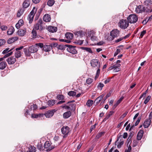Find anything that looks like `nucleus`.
<instances>
[{
    "label": "nucleus",
    "mask_w": 152,
    "mask_h": 152,
    "mask_svg": "<svg viewBox=\"0 0 152 152\" xmlns=\"http://www.w3.org/2000/svg\"><path fill=\"white\" fill-rule=\"evenodd\" d=\"M43 19L45 22H50L51 20L50 15L48 14H45L43 17Z\"/></svg>",
    "instance_id": "f3484780"
},
{
    "label": "nucleus",
    "mask_w": 152,
    "mask_h": 152,
    "mask_svg": "<svg viewBox=\"0 0 152 152\" xmlns=\"http://www.w3.org/2000/svg\"><path fill=\"white\" fill-rule=\"evenodd\" d=\"M1 28L2 30L4 31L7 29V27L6 26L3 25L1 26Z\"/></svg>",
    "instance_id": "680f3d73"
},
{
    "label": "nucleus",
    "mask_w": 152,
    "mask_h": 152,
    "mask_svg": "<svg viewBox=\"0 0 152 152\" xmlns=\"http://www.w3.org/2000/svg\"><path fill=\"white\" fill-rule=\"evenodd\" d=\"M42 20L41 19H39L38 22L34 26V29L35 30H39L40 31H42L44 28L42 26Z\"/></svg>",
    "instance_id": "f03ea898"
},
{
    "label": "nucleus",
    "mask_w": 152,
    "mask_h": 152,
    "mask_svg": "<svg viewBox=\"0 0 152 152\" xmlns=\"http://www.w3.org/2000/svg\"><path fill=\"white\" fill-rule=\"evenodd\" d=\"M132 149V148L130 145H129L127 149H126L125 150L126 152H130Z\"/></svg>",
    "instance_id": "69168bd1"
},
{
    "label": "nucleus",
    "mask_w": 152,
    "mask_h": 152,
    "mask_svg": "<svg viewBox=\"0 0 152 152\" xmlns=\"http://www.w3.org/2000/svg\"><path fill=\"white\" fill-rule=\"evenodd\" d=\"M55 102L54 100H49L48 102V104L50 106H53L55 104Z\"/></svg>",
    "instance_id": "ea45409f"
},
{
    "label": "nucleus",
    "mask_w": 152,
    "mask_h": 152,
    "mask_svg": "<svg viewBox=\"0 0 152 152\" xmlns=\"http://www.w3.org/2000/svg\"><path fill=\"white\" fill-rule=\"evenodd\" d=\"M90 36H91V40L93 41H96V37L93 36V34H92V36L91 35V34H90Z\"/></svg>",
    "instance_id": "5fc2aeb1"
},
{
    "label": "nucleus",
    "mask_w": 152,
    "mask_h": 152,
    "mask_svg": "<svg viewBox=\"0 0 152 152\" xmlns=\"http://www.w3.org/2000/svg\"><path fill=\"white\" fill-rule=\"evenodd\" d=\"M21 56V52L20 51H16L15 53V56L17 58L20 57Z\"/></svg>",
    "instance_id": "e433bc0d"
},
{
    "label": "nucleus",
    "mask_w": 152,
    "mask_h": 152,
    "mask_svg": "<svg viewBox=\"0 0 152 152\" xmlns=\"http://www.w3.org/2000/svg\"><path fill=\"white\" fill-rule=\"evenodd\" d=\"M37 148L39 150L41 151L43 150L42 146L41 144H39L37 145Z\"/></svg>",
    "instance_id": "e2e57ef3"
},
{
    "label": "nucleus",
    "mask_w": 152,
    "mask_h": 152,
    "mask_svg": "<svg viewBox=\"0 0 152 152\" xmlns=\"http://www.w3.org/2000/svg\"><path fill=\"white\" fill-rule=\"evenodd\" d=\"M54 110H49L45 114H42L43 115V116L45 115L47 118H49L53 116L54 114Z\"/></svg>",
    "instance_id": "f8f14e48"
},
{
    "label": "nucleus",
    "mask_w": 152,
    "mask_h": 152,
    "mask_svg": "<svg viewBox=\"0 0 152 152\" xmlns=\"http://www.w3.org/2000/svg\"><path fill=\"white\" fill-rule=\"evenodd\" d=\"M93 79L91 78H88L86 80V83L88 84H91L93 82Z\"/></svg>",
    "instance_id": "79ce46f5"
},
{
    "label": "nucleus",
    "mask_w": 152,
    "mask_h": 152,
    "mask_svg": "<svg viewBox=\"0 0 152 152\" xmlns=\"http://www.w3.org/2000/svg\"><path fill=\"white\" fill-rule=\"evenodd\" d=\"M145 7L142 5H140L137 7L135 10V12L137 13H140L142 12H145Z\"/></svg>",
    "instance_id": "0eeeda50"
},
{
    "label": "nucleus",
    "mask_w": 152,
    "mask_h": 152,
    "mask_svg": "<svg viewBox=\"0 0 152 152\" xmlns=\"http://www.w3.org/2000/svg\"><path fill=\"white\" fill-rule=\"evenodd\" d=\"M30 5L29 1H25L23 3V7L24 8H26L28 7Z\"/></svg>",
    "instance_id": "cd10ccee"
},
{
    "label": "nucleus",
    "mask_w": 152,
    "mask_h": 152,
    "mask_svg": "<svg viewBox=\"0 0 152 152\" xmlns=\"http://www.w3.org/2000/svg\"><path fill=\"white\" fill-rule=\"evenodd\" d=\"M146 31L145 30H143L142 31L140 34V36L142 38L145 34Z\"/></svg>",
    "instance_id": "774afa93"
},
{
    "label": "nucleus",
    "mask_w": 152,
    "mask_h": 152,
    "mask_svg": "<svg viewBox=\"0 0 152 152\" xmlns=\"http://www.w3.org/2000/svg\"><path fill=\"white\" fill-rule=\"evenodd\" d=\"M104 96V94H102L100 95L95 100L94 104L95 105H98L99 102H100L103 99Z\"/></svg>",
    "instance_id": "9b49d317"
},
{
    "label": "nucleus",
    "mask_w": 152,
    "mask_h": 152,
    "mask_svg": "<svg viewBox=\"0 0 152 152\" xmlns=\"http://www.w3.org/2000/svg\"><path fill=\"white\" fill-rule=\"evenodd\" d=\"M143 4L147 7L150 6V7L151 6L152 4V1H143Z\"/></svg>",
    "instance_id": "c756f323"
},
{
    "label": "nucleus",
    "mask_w": 152,
    "mask_h": 152,
    "mask_svg": "<svg viewBox=\"0 0 152 152\" xmlns=\"http://www.w3.org/2000/svg\"><path fill=\"white\" fill-rule=\"evenodd\" d=\"M65 36L66 38L70 40L72 39L73 35L71 33H66L65 34Z\"/></svg>",
    "instance_id": "5701e85b"
},
{
    "label": "nucleus",
    "mask_w": 152,
    "mask_h": 152,
    "mask_svg": "<svg viewBox=\"0 0 152 152\" xmlns=\"http://www.w3.org/2000/svg\"><path fill=\"white\" fill-rule=\"evenodd\" d=\"M29 149L31 152H35L36 151V148L34 147L31 146Z\"/></svg>",
    "instance_id": "3c124183"
},
{
    "label": "nucleus",
    "mask_w": 152,
    "mask_h": 152,
    "mask_svg": "<svg viewBox=\"0 0 152 152\" xmlns=\"http://www.w3.org/2000/svg\"><path fill=\"white\" fill-rule=\"evenodd\" d=\"M143 134V131L142 130H140L138 133L137 135V139L138 140H140Z\"/></svg>",
    "instance_id": "aec40b11"
},
{
    "label": "nucleus",
    "mask_w": 152,
    "mask_h": 152,
    "mask_svg": "<svg viewBox=\"0 0 152 152\" xmlns=\"http://www.w3.org/2000/svg\"><path fill=\"white\" fill-rule=\"evenodd\" d=\"M37 108V106L35 104L31 105L30 107V109L31 110H35Z\"/></svg>",
    "instance_id": "09e8293b"
},
{
    "label": "nucleus",
    "mask_w": 152,
    "mask_h": 152,
    "mask_svg": "<svg viewBox=\"0 0 152 152\" xmlns=\"http://www.w3.org/2000/svg\"><path fill=\"white\" fill-rule=\"evenodd\" d=\"M121 51L119 49H117L115 52V53L114 56H116L119 53H120Z\"/></svg>",
    "instance_id": "338daca9"
},
{
    "label": "nucleus",
    "mask_w": 152,
    "mask_h": 152,
    "mask_svg": "<svg viewBox=\"0 0 152 152\" xmlns=\"http://www.w3.org/2000/svg\"><path fill=\"white\" fill-rule=\"evenodd\" d=\"M151 120L150 118L146 120L144 123L143 126L145 128H147L150 124Z\"/></svg>",
    "instance_id": "412c9836"
},
{
    "label": "nucleus",
    "mask_w": 152,
    "mask_h": 152,
    "mask_svg": "<svg viewBox=\"0 0 152 152\" xmlns=\"http://www.w3.org/2000/svg\"><path fill=\"white\" fill-rule=\"evenodd\" d=\"M51 48L52 47H55L57 46L58 44L56 43H52L50 44Z\"/></svg>",
    "instance_id": "13d9d810"
},
{
    "label": "nucleus",
    "mask_w": 152,
    "mask_h": 152,
    "mask_svg": "<svg viewBox=\"0 0 152 152\" xmlns=\"http://www.w3.org/2000/svg\"><path fill=\"white\" fill-rule=\"evenodd\" d=\"M18 38L17 37H15L9 39L7 40V43L8 44H11L18 40Z\"/></svg>",
    "instance_id": "a211bd4d"
},
{
    "label": "nucleus",
    "mask_w": 152,
    "mask_h": 152,
    "mask_svg": "<svg viewBox=\"0 0 152 152\" xmlns=\"http://www.w3.org/2000/svg\"><path fill=\"white\" fill-rule=\"evenodd\" d=\"M7 66V64L6 62H1L0 63V69H3L5 68L6 66Z\"/></svg>",
    "instance_id": "a878e982"
},
{
    "label": "nucleus",
    "mask_w": 152,
    "mask_h": 152,
    "mask_svg": "<svg viewBox=\"0 0 152 152\" xmlns=\"http://www.w3.org/2000/svg\"><path fill=\"white\" fill-rule=\"evenodd\" d=\"M9 64H14L16 61V59L13 57H10L6 60Z\"/></svg>",
    "instance_id": "ddd939ff"
},
{
    "label": "nucleus",
    "mask_w": 152,
    "mask_h": 152,
    "mask_svg": "<svg viewBox=\"0 0 152 152\" xmlns=\"http://www.w3.org/2000/svg\"><path fill=\"white\" fill-rule=\"evenodd\" d=\"M93 103V101L89 99L88 100L86 103V105L88 107H90L91 106Z\"/></svg>",
    "instance_id": "f704fd0d"
},
{
    "label": "nucleus",
    "mask_w": 152,
    "mask_h": 152,
    "mask_svg": "<svg viewBox=\"0 0 152 152\" xmlns=\"http://www.w3.org/2000/svg\"><path fill=\"white\" fill-rule=\"evenodd\" d=\"M96 69H97L96 71V75L94 78V79L95 80H96L99 77L100 71V68H96Z\"/></svg>",
    "instance_id": "c9c22d12"
},
{
    "label": "nucleus",
    "mask_w": 152,
    "mask_h": 152,
    "mask_svg": "<svg viewBox=\"0 0 152 152\" xmlns=\"http://www.w3.org/2000/svg\"><path fill=\"white\" fill-rule=\"evenodd\" d=\"M31 116L33 118H37L39 117H43V115L42 114H31Z\"/></svg>",
    "instance_id": "473e14b6"
},
{
    "label": "nucleus",
    "mask_w": 152,
    "mask_h": 152,
    "mask_svg": "<svg viewBox=\"0 0 152 152\" xmlns=\"http://www.w3.org/2000/svg\"><path fill=\"white\" fill-rule=\"evenodd\" d=\"M48 30L50 32L53 33L57 31V28L56 27L52 26H49L48 28Z\"/></svg>",
    "instance_id": "2eb2a0df"
},
{
    "label": "nucleus",
    "mask_w": 152,
    "mask_h": 152,
    "mask_svg": "<svg viewBox=\"0 0 152 152\" xmlns=\"http://www.w3.org/2000/svg\"><path fill=\"white\" fill-rule=\"evenodd\" d=\"M23 51L25 53V55L26 56H29L31 55V53L29 52L28 48H24L23 49Z\"/></svg>",
    "instance_id": "7c9ffc66"
},
{
    "label": "nucleus",
    "mask_w": 152,
    "mask_h": 152,
    "mask_svg": "<svg viewBox=\"0 0 152 152\" xmlns=\"http://www.w3.org/2000/svg\"><path fill=\"white\" fill-rule=\"evenodd\" d=\"M104 86V85L103 83H99L97 87L98 88H100L101 90H102V88Z\"/></svg>",
    "instance_id": "052dcab7"
},
{
    "label": "nucleus",
    "mask_w": 152,
    "mask_h": 152,
    "mask_svg": "<svg viewBox=\"0 0 152 152\" xmlns=\"http://www.w3.org/2000/svg\"><path fill=\"white\" fill-rule=\"evenodd\" d=\"M119 31L117 29L113 30L110 32V35L113 38V40L115 37H116L119 36Z\"/></svg>",
    "instance_id": "1a4fd4ad"
},
{
    "label": "nucleus",
    "mask_w": 152,
    "mask_h": 152,
    "mask_svg": "<svg viewBox=\"0 0 152 152\" xmlns=\"http://www.w3.org/2000/svg\"><path fill=\"white\" fill-rule=\"evenodd\" d=\"M76 105L75 104H71L69 105V106H71V107H72V108H71L72 110L75 109Z\"/></svg>",
    "instance_id": "0e129e2a"
},
{
    "label": "nucleus",
    "mask_w": 152,
    "mask_h": 152,
    "mask_svg": "<svg viewBox=\"0 0 152 152\" xmlns=\"http://www.w3.org/2000/svg\"><path fill=\"white\" fill-rule=\"evenodd\" d=\"M15 29L13 27H11L9 28L7 32V34L9 35L12 34L14 32Z\"/></svg>",
    "instance_id": "c85d7f7f"
},
{
    "label": "nucleus",
    "mask_w": 152,
    "mask_h": 152,
    "mask_svg": "<svg viewBox=\"0 0 152 152\" xmlns=\"http://www.w3.org/2000/svg\"><path fill=\"white\" fill-rule=\"evenodd\" d=\"M124 142L123 141H121L117 145V148H121V146L123 144Z\"/></svg>",
    "instance_id": "bf43d9fd"
},
{
    "label": "nucleus",
    "mask_w": 152,
    "mask_h": 152,
    "mask_svg": "<svg viewBox=\"0 0 152 152\" xmlns=\"http://www.w3.org/2000/svg\"><path fill=\"white\" fill-rule=\"evenodd\" d=\"M24 11V10L22 8L19 9L18 10L17 13V17H20L21 15L23 13Z\"/></svg>",
    "instance_id": "bb28decb"
},
{
    "label": "nucleus",
    "mask_w": 152,
    "mask_h": 152,
    "mask_svg": "<svg viewBox=\"0 0 152 152\" xmlns=\"http://www.w3.org/2000/svg\"><path fill=\"white\" fill-rule=\"evenodd\" d=\"M34 16L28 15V20L29 21V23H31L33 20Z\"/></svg>",
    "instance_id": "4c0bfd02"
},
{
    "label": "nucleus",
    "mask_w": 152,
    "mask_h": 152,
    "mask_svg": "<svg viewBox=\"0 0 152 152\" xmlns=\"http://www.w3.org/2000/svg\"><path fill=\"white\" fill-rule=\"evenodd\" d=\"M6 42V41L4 39H0V47L4 45Z\"/></svg>",
    "instance_id": "c03bdc74"
},
{
    "label": "nucleus",
    "mask_w": 152,
    "mask_h": 152,
    "mask_svg": "<svg viewBox=\"0 0 152 152\" xmlns=\"http://www.w3.org/2000/svg\"><path fill=\"white\" fill-rule=\"evenodd\" d=\"M13 49V48H12L11 49L9 50V48H7L3 51L2 53L3 54H6L9 52L11 51Z\"/></svg>",
    "instance_id": "a18cd8bd"
},
{
    "label": "nucleus",
    "mask_w": 152,
    "mask_h": 152,
    "mask_svg": "<svg viewBox=\"0 0 152 152\" xmlns=\"http://www.w3.org/2000/svg\"><path fill=\"white\" fill-rule=\"evenodd\" d=\"M51 47L50 45H44L43 49L45 52H49L51 50Z\"/></svg>",
    "instance_id": "b1692460"
},
{
    "label": "nucleus",
    "mask_w": 152,
    "mask_h": 152,
    "mask_svg": "<svg viewBox=\"0 0 152 152\" xmlns=\"http://www.w3.org/2000/svg\"><path fill=\"white\" fill-rule=\"evenodd\" d=\"M31 33L32 34V37L33 38H39L40 37H41L40 36L37 35L36 30L34 29L32 30Z\"/></svg>",
    "instance_id": "6ab92c4d"
},
{
    "label": "nucleus",
    "mask_w": 152,
    "mask_h": 152,
    "mask_svg": "<svg viewBox=\"0 0 152 152\" xmlns=\"http://www.w3.org/2000/svg\"><path fill=\"white\" fill-rule=\"evenodd\" d=\"M29 52L30 53H33L36 52L38 50V47H37L35 45L30 46L28 48Z\"/></svg>",
    "instance_id": "9d476101"
},
{
    "label": "nucleus",
    "mask_w": 152,
    "mask_h": 152,
    "mask_svg": "<svg viewBox=\"0 0 152 152\" xmlns=\"http://www.w3.org/2000/svg\"><path fill=\"white\" fill-rule=\"evenodd\" d=\"M26 30L25 28L23 29H20L18 30L17 33L20 36L23 37L26 34Z\"/></svg>",
    "instance_id": "4468645a"
},
{
    "label": "nucleus",
    "mask_w": 152,
    "mask_h": 152,
    "mask_svg": "<svg viewBox=\"0 0 152 152\" xmlns=\"http://www.w3.org/2000/svg\"><path fill=\"white\" fill-rule=\"evenodd\" d=\"M50 142L47 141L44 145V149L47 151H50L55 148L54 145H51Z\"/></svg>",
    "instance_id": "7ed1b4c3"
},
{
    "label": "nucleus",
    "mask_w": 152,
    "mask_h": 152,
    "mask_svg": "<svg viewBox=\"0 0 152 152\" xmlns=\"http://www.w3.org/2000/svg\"><path fill=\"white\" fill-rule=\"evenodd\" d=\"M35 45L37 47H39L41 48H43L44 47L43 44L41 43H36L35 44Z\"/></svg>",
    "instance_id": "8fccbe9b"
},
{
    "label": "nucleus",
    "mask_w": 152,
    "mask_h": 152,
    "mask_svg": "<svg viewBox=\"0 0 152 152\" xmlns=\"http://www.w3.org/2000/svg\"><path fill=\"white\" fill-rule=\"evenodd\" d=\"M121 102L118 100L117 102L115 103L113 107V108L114 109Z\"/></svg>",
    "instance_id": "864d4df0"
},
{
    "label": "nucleus",
    "mask_w": 152,
    "mask_h": 152,
    "mask_svg": "<svg viewBox=\"0 0 152 152\" xmlns=\"http://www.w3.org/2000/svg\"><path fill=\"white\" fill-rule=\"evenodd\" d=\"M76 92L73 91H69L68 93V95L70 96H74L76 95Z\"/></svg>",
    "instance_id": "58836bf2"
},
{
    "label": "nucleus",
    "mask_w": 152,
    "mask_h": 152,
    "mask_svg": "<svg viewBox=\"0 0 152 152\" xmlns=\"http://www.w3.org/2000/svg\"><path fill=\"white\" fill-rule=\"evenodd\" d=\"M91 66L96 69L100 67V64L99 61L96 59H93L91 61Z\"/></svg>",
    "instance_id": "423d86ee"
},
{
    "label": "nucleus",
    "mask_w": 152,
    "mask_h": 152,
    "mask_svg": "<svg viewBox=\"0 0 152 152\" xmlns=\"http://www.w3.org/2000/svg\"><path fill=\"white\" fill-rule=\"evenodd\" d=\"M81 48L83 50H85L86 51L89 52L90 53H93V51L91 50V49L90 48L85 47H81Z\"/></svg>",
    "instance_id": "2f4dec72"
},
{
    "label": "nucleus",
    "mask_w": 152,
    "mask_h": 152,
    "mask_svg": "<svg viewBox=\"0 0 152 152\" xmlns=\"http://www.w3.org/2000/svg\"><path fill=\"white\" fill-rule=\"evenodd\" d=\"M24 24V21L22 19L19 20L16 25L15 27L17 29H19L20 27L22 26Z\"/></svg>",
    "instance_id": "dca6fc26"
},
{
    "label": "nucleus",
    "mask_w": 152,
    "mask_h": 152,
    "mask_svg": "<svg viewBox=\"0 0 152 152\" xmlns=\"http://www.w3.org/2000/svg\"><path fill=\"white\" fill-rule=\"evenodd\" d=\"M129 26V22L126 20H121L118 23L119 26L123 29L127 28Z\"/></svg>",
    "instance_id": "f257e3e1"
},
{
    "label": "nucleus",
    "mask_w": 152,
    "mask_h": 152,
    "mask_svg": "<svg viewBox=\"0 0 152 152\" xmlns=\"http://www.w3.org/2000/svg\"><path fill=\"white\" fill-rule=\"evenodd\" d=\"M83 41L84 40H76L75 42V43L77 44V45H81L83 44Z\"/></svg>",
    "instance_id": "49530a36"
},
{
    "label": "nucleus",
    "mask_w": 152,
    "mask_h": 152,
    "mask_svg": "<svg viewBox=\"0 0 152 152\" xmlns=\"http://www.w3.org/2000/svg\"><path fill=\"white\" fill-rule=\"evenodd\" d=\"M111 94V93L110 92L109 93L107 94L106 95V96L104 97V98H103V102H104L105 100L107 99V98L110 97Z\"/></svg>",
    "instance_id": "de8ad7c7"
},
{
    "label": "nucleus",
    "mask_w": 152,
    "mask_h": 152,
    "mask_svg": "<svg viewBox=\"0 0 152 152\" xmlns=\"http://www.w3.org/2000/svg\"><path fill=\"white\" fill-rule=\"evenodd\" d=\"M62 134H64L63 137L64 138L66 137L69 132V128L67 126H63L61 129Z\"/></svg>",
    "instance_id": "39448f33"
},
{
    "label": "nucleus",
    "mask_w": 152,
    "mask_h": 152,
    "mask_svg": "<svg viewBox=\"0 0 152 152\" xmlns=\"http://www.w3.org/2000/svg\"><path fill=\"white\" fill-rule=\"evenodd\" d=\"M66 46L68 47L67 49V50L69 52L73 54H75L77 53V51L76 50L74 47L69 45H67Z\"/></svg>",
    "instance_id": "6e6552de"
},
{
    "label": "nucleus",
    "mask_w": 152,
    "mask_h": 152,
    "mask_svg": "<svg viewBox=\"0 0 152 152\" xmlns=\"http://www.w3.org/2000/svg\"><path fill=\"white\" fill-rule=\"evenodd\" d=\"M59 41L60 42H66L67 43H70L71 42V41L69 40H66L64 39H60Z\"/></svg>",
    "instance_id": "4d7b16f0"
},
{
    "label": "nucleus",
    "mask_w": 152,
    "mask_h": 152,
    "mask_svg": "<svg viewBox=\"0 0 152 152\" xmlns=\"http://www.w3.org/2000/svg\"><path fill=\"white\" fill-rule=\"evenodd\" d=\"M138 20V18L135 14L130 15L127 18V20L131 23H134L136 22Z\"/></svg>",
    "instance_id": "20e7f679"
},
{
    "label": "nucleus",
    "mask_w": 152,
    "mask_h": 152,
    "mask_svg": "<svg viewBox=\"0 0 152 152\" xmlns=\"http://www.w3.org/2000/svg\"><path fill=\"white\" fill-rule=\"evenodd\" d=\"M37 11V9H36L35 7H34L32 10L30 12V13L29 15L34 16L35 13H36Z\"/></svg>",
    "instance_id": "72a5a7b5"
},
{
    "label": "nucleus",
    "mask_w": 152,
    "mask_h": 152,
    "mask_svg": "<svg viewBox=\"0 0 152 152\" xmlns=\"http://www.w3.org/2000/svg\"><path fill=\"white\" fill-rule=\"evenodd\" d=\"M151 98V96H148L145 99V100L144 102V103L145 104H147L148 102L149 101V100H150Z\"/></svg>",
    "instance_id": "603ef678"
},
{
    "label": "nucleus",
    "mask_w": 152,
    "mask_h": 152,
    "mask_svg": "<svg viewBox=\"0 0 152 152\" xmlns=\"http://www.w3.org/2000/svg\"><path fill=\"white\" fill-rule=\"evenodd\" d=\"M104 132H101L98 134L96 136V138L97 139L100 138L102 135L104 134Z\"/></svg>",
    "instance_id": "37998d69"
},
{
    "label": "nucleus",
    "mask_w": 152,
    "mask_h": 152,
    "mask_svg": "<svg viewBox=\"0 0 152 152\" xmlns=\"http://www.w3.org/2000/svg\"><path fill=\"white\" fill-rule=\"evenodd\" d=\"M72 115V113L70 111L66 112L64 113L63 114V117L64 118H67L70 116Z\"/></svg>",
    "instance_id": "4be33fe9"
},
{
    "label": "nucleus",
    "mask_w": 152,
    "mask_h": 152,
    "mask_svg": "<svg viewBox=\"0 0 152 152\" xmlns=\"http://www.w3.org/2000/svg\"><path fill=\"white\" fill-rule=\"evenodd\" d=\"M74 34L75 36H77V37L78 36H82L85 35L84 33L82 31H78L75 32Z\"/></svg>",
    "instance_id": "393cba45"
},
{
    "label": "nucleus",
    "mask_w": 152,
    "mask_h": 152,
    "mask_svg": "<svg viewBox=\"0 0 152 152\" xmlns=\"http://www.w3.org/2000/svg\"><path fill=\"white\" fill-rule=\"evenodd\" d=\"M55 3V1H48L47 5L50 7L52 6Z\"/></svg>",
    "instance_id": "a19ab883"
},
{
    "label": "nucleus",
    "mask_w": 152,
    "mask_h": 152,
    "mask_svg": "<svg viewBox=\"0 0 152 152\" xmlns=\"http://www.w3.org/2000/svg\"><path fill=\"white\" fill-rule=\"evenodd\" d=\"M138 142L136 140H134L133 141V144L132 146L133 147H135L137 145Z\"/></svg>",
    "instance_id": "6e6d98bb"
}]
</instances>
